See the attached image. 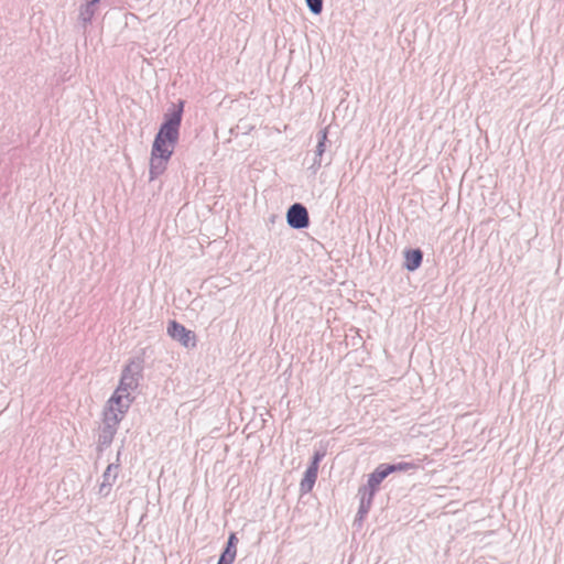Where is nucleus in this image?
Wrapping results in <instances>:
<instances>
[{
  "label": "nucleus",
  "mask_w": 564,
  "mask_h": 564,
  "mask_svg": "<svg viewBox=\"0 0 564 564\" xmlns=\"http://www.w3.org/2000/svg\"><path fill=\"white\" fill-rule=\"evenodd\" d=\"M306 2L313 13L318 14L322 12L323 0H306Z\"/></svg>",
  "instance_id": "9b49d317"
},
{
  "label": "nucleus",
  "mask_w": 564,
  "mask_h": 564,
  "mask_svg": "<svg viewBox=\"0 0 564 564\" xmlns=\"http://www.w3.org/2000/svg\"><path fill=\"white\" fill-rule=\"evenodd\" d=\"M286 220L288 224L295 229L305 228L310 224L308 213L301 204H294L289 208Z\"/></svg>",
  "instance_id": "39448f33"
},
{
  "label": "nucleus",
  "mask_w": 564,
  "mask_h": 564,
  "mask_svg": "<svg viewBox=\"0 0 564 564\" xmlns=\"http://www.w3.org/2000/svg\"><path fill=\"white\" fill-rule=\"evenodd\" d=\"M387 466V470L391 474V473H394V471H406V470H410V469H414L415 468V465L412 464V463H406V462H403V463H399V464H395V465H386Z\"/></svg>",
  "instance_id": "1a4fd4ad"
},
{
  "label": "nucleus",
  "mask_w": 564,
  "mask_h": 564,
  "mask_svg": "<svg viewBox=\"0 0 564 564\" xmlns=\"http://www.w3.org/2000/svg\"><path fill=\"white\" fill-rule=\"evenodd\" d=\"M167 334L178 343H181L184 347H195L196 346V336L195 334L185 328L182 324L172 321L167 326Z\"/></svg>",
  "instance_id": "20e7f679"
},
{
  "label": "nucleus",
  "mask_w": 564,
  "mask_h": 564,
  "mask_svg": "<svg viewBox=\"0 0 564 564\" xmlns=\"http://www.w3.org/2000/svg\"><path fill=\"white\" fill-rule=\"evenodd\" d=\"M238 539L235 533H231L228 539L227 547L226 550H234L237 552L236 545H237Z\"/></svg>",
  "instance_id": "f8f14e48"
},
{
  "label": "nucleus",
  "mask_w": 564,
  "mask_h": 564,
  "mask_svg": "<svg viewBox=\"0 0 564 564\" xmlns=\"http://www.w3.org/2000/svg\"><path fill=\"white\" fill-rule=\"evenodd\" d=\"M423 259V253L420 249H410L404 251V265L409 271L416 270Z\"/></svg>",
  "instance_id": "423d86ee"
},
{
  "label": "nucleus",
  "mask_w": 564,
  "mask_h": 564,
  "mask_svg": "<svg viewBox=\"0 0 564 564\" xmlns=\"http://www.w3.org/2000/svg\"><path fill=\"white\" fill-rule=\"evenodd\" d=\"M318 469L315 466H310L305 471V475L301 481V489L304 492H308L313 489L314 484L317 479Z\"/></svg>",
  "instance_id": "6e6552de"
},
{
  "label": "nucleus",
  "mask_w": 564,
  "mask_h": 564,
  "mask_svg": "<svg viewBox=\"0 0 564 564\" xmlns=\"http://www.w3.org/2000/svg\"><path fill=\"white\" fill-rule=\"evenodd\" d=\"M181 121L182 107L173 115L165 118L164 123L155 135L150 158L151 180H154L165 172L178 141Z\"/></svg>",
  "instance_id": "f257e3e1"
},
{
  "label": "nucleus",
  "mask_w": 564,
  "mask_h": 564,
  "mask_svg": "<svg viewBox=\"0 0 564 564\" xmlns=\"http://www.w3.org/2000/svg\"><path fill=\"white\" fill-rule=\"evenodd\" d=\"M141 375V365L137 361H130L123 369L122 376L113 393L120 395H131V391L137 389L139 377Z\"/></svg>",
  "instance_id": "7ed1b4c3"
},
{
  "label": "nucleus",
  "mask_w": 564,
  "mask_h": 564,
  "mask_svg": "<svg viewBox=\"0 0 564 564\" xmlns=\"http://www.w3.org/2000/svg\"><path fill=\"white\" fill-rule=\"evenodd\" d=\"M326 139H327V131L325 129L322 132V138H321V141L318 142V147H317L319 154H322L324 152V144H325Z\"/></svg>",
  "instance_id": "ddd939ff"
},
{
  "label": "nucleus",
  "mask_w": 564,
  "mask_h": 564,
  "mask_svg": "<svg viewBox=\"0 0 564 564\" xmlns=\"http://www.w3.org/2000/svg\"><path fill=\"white\" fill-rule=\"evenodd\" d=\"M390 473L387 470L386 465H380L368 479V486L371 489V492H375L381 481L388 476Z\"/></svg>",
  "instance_id": "0eeeda50"
},
{
  "label": "nucleus",
  "mask_w": 564,
  "mask_h": 564,
  "mask_svg": "<svg viewBox=\"0 0 564 564\" xmlns=\"http://www.w3.org/2000/svg\"><path fill=\"white\" fill-rule=\"evenodd\" d=\"M236 558V551L225 550L220 555L218 564H232Z\"/></svg>",
  "instance_id": "9d476101"
},
{
  "label": "nucleus",
  "mask_w": 564,
  "mask_h": 564,
  "mask_svg": "<svg viewBox=\"0 0 564 564\" xmlns=\"http://www.w3.org/2000/svg\"><path fill=\"white\" fill-rule=\"evenodd\" d=\"M133 398L131 395H120L113 393L107 402L104 412V423L109 430L110 437L113 436L119 423L128 412Z\"/></svg>",
  "instance_id": "f03ea898"
},
{
  "label": "nucleus",
  "mask_w": 564,
  "mask_h": 564,
  "mask_svg": "<svg viewBox=\"0 0 564 564\" xmlns=\"http://www.w3.org/2000/svg\"><path fill=\"white\" fill-rule=\"evenodd\" d=\"M322 457H323V454L316 453L313 457V462H312L311 466H315L316 469H318V465H319Z\"/></svg>",
  "instance_id": "4468645a"
}]
</instances>
